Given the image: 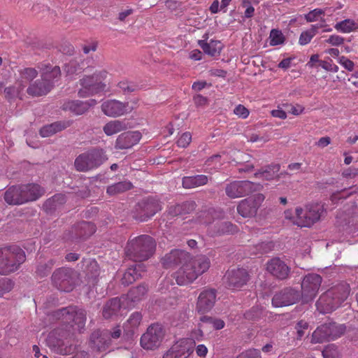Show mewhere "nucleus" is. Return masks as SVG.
Returning a JSON list of instances; mask_svg holds the SVG:
<instances>
[{
  "label": "nucleus",
  "instance_id": "nucleus-1",
  "mask_svg": "<svg viewBox=\"0 0 358 358\" xmlns=\"http://www.w3.org/2000/svg\"><path fill=\"white\" fill-rule=\"evenodd\" d=\"M210 266V259L203 255H199L194 258L190 256V259L185 264L183 267V275H177L176 277H167L162 282V289L168 291H175L176 287L174 286L173 280L177 285H184L192 282L199 275L208 270Z\"/></svg>",
  "mask_w": 358,
  "mask_h": 358
},
{
  "label": "nucleus",
  "instance_id": "nucleus-2",
  "mask_svg": "<svg viewBox=\"0 0 358 358\" xmlns=\"http://www.w3.org/2000/svg\"><path fill=\"white\" fill-rule=\"evenodd\" d=\"M156 250L155 239L148 235H141L128 241L126 255L135 262H143L150 258Z\"/></svg>",
  "mask_w": 358,
  "mask_h": 358
},
{
  "label": "nucleus",
  "instance_id": "nucleus-3",
  "mask_svg": "<svg viewBox=\"0 0 358 358\" xmlns=\"http://www.w3.org/2000/svg\"><path fill=\"white\" fill-rule=\"evenodd\" d=\"M24 252L16 245L0 248V274L8 275L17 271L25 261Z\"/></svg>",
  "mask_w": 358,
  "mask_h": 358
},
{
  "label": "nucleus",
  "instance_id": "nucleus-4",
  "mask_svg": "<svg viewBox=\"0 0 358 358\" xmlns=\"http://www.w3.org/2000/svg\"><path fill=\"white\" fill-rule=\"evenodd\" d=\"M108 159L106 151L100 148H92L79 155L74 166L78 171L87 172L99 167Z\"/></svg>",
  "mask_w": 358,
  "mask_h": 358
},
{
  "label": "nucleus",
  "instance_id": "nucleus-5",
  "mask_svg": "<svg viewBox=\"0 0 358 358\" xmlns=\"http://www.w3.org/2000/svg\"><path fill=\"white\" fill-rule=\"evenodd\" d=\"M324 213L322 205L315 203L306 205L303 208L296 207L293 223L299 227H310L318 222Z\"/></svg>",
  "mask_w": 358,
  "mask_h": 358
},
{
  "label": "nucleus",
  "instance_id": "nucleus-6",
  "mask_svg": "<svg viewBox=\"0 0 358 358\" xmlns=\"http://www.w3.org/2000/svg\"><path fill=\"white\" fill-rule=\"evenodd\" d=\"M108 72L105 70L96 71L92 76L84 77L80 80L82 88L78 91L80 97H87L104 91L106 84L104 80Z\"/></svg>",
  "mask_w": 358,
  "mask_h": 358
},
{
  "label": "nucleus",
  "instance_id": "nucleus-7",
  "mask_svg": "<svg viewBox=\"0 0 358 358\" xmlns=\"http://www.w3.org/2000/svg\"><path fill=\"white\" fill-rule=\"evenodd\" d=\"M57 335L60 336V333L53 331L48 335L46 339L48 347L52 351L61 355L72 353L76 349L73 335L64 333L59 338L57 336Z\"/></svg>",
  "mask_w": 358,
  "mask_h": 358
},
{
  "label": "nucleus",
  "instance_id": "nucleus-8",
  "mask_svg": "<svg viewBox=\"0 0 358 358\" xmlns=\"http://www.w3.org/2000/svg\"><path fill=\"white\" fill-rule=\"evenodd\" d=\"M55 316L63 323L70 324L74 331L81 332L86 322L85 313L76 307L64 308L55 313Z\"/></svg>",
  "mask_w": 358,
  "mask_h": 358
},
{
  "label": "nucleus",
  "instance_id": "nucleus-9",
  "mask_svg": "<svg viewBox=\"0 0 358 358\" xmlns=\"http://www.w3.org/2000/svg\"><path fill=\"white\" fill-rule=\"evenodd\" d=\"M262 186L249 180H235L227 184L226 194L231 199L243 197L258 191Z\"/></svg>",
  "mask_w": 358,
  "mask_h": 358
},
{
  "label": "nucleus",
  "instance_id": "nucleus-10",
  "mask_svg": "<svg viewBox=\"0 0 358 358\" xmlns=\"http://www.w3.org/2000/svg\"><path fill=\"white\" fill-rule=\"evenodd\" d=\"M165 330L162 324L158 323L150 325L141 338V345L146 350L157 348L163 341Z\"/></svg>",
  "mask_w": 358,
  "mask_h": 358
},
{
  "label": "nucleus",
  "instance_id": "nucleus-11",
  "mask_svg": "<svg viewBox=\"0 0 358 358\" xmlns=\"http://www.w3.org/2000/svg\"><path fill=\"white\" fill-rule=\"evenodd\" d=\"M162 209L159 201L154 198H147L138 202L134 217L139 222H145Z\"/></svg>",
  "mask_w": 358,
  "mask_h": 358
},
{
  "label": "nucleus",
  "instance_id": "nucleus-12",
  "mask_svg": "<svg viewBox=\"0 0 358 358\" xmlns=\"http://www.w3.org/2000/svg\"><path fill=\"white\" fill-rule=\"evenodd\" d=\"M250 279L248 271L243 268L228 270L223 278V283L227 289H241L246 285Z\"/></svg>",
  "mask_w": 358,
  "mask_h": 358
},
{
  "label": "nucleus",
  "instance_id": "nucleus-13",
  "mask_svg": "<svg viewBox=\"0 0 358 358\" xmlns=\"http://www.w3.org/2000/svg\"><path fill=\"white\" fill-rule=\"evenodd\" d=\"M346 292H323L316 303L317 310L322 313L333 311L347 297Z\"/></svg>",
  "mask_w": 358,
  "mask_h": 358
},
{
  "label": "nucleus",
  "instance_id": "nucleus-14",
  "mask_svg": "<svg viewBox=\"0 0 358 358\" xmlns=\"http://www.w3.org/2000/svg\"><path fill=\"white\" fill-rule=\"evenodd\" d=\"M264 199L265 196L262 194H257L244 199L238 202L237 212L245 218L255 217Z\"/></svg>",
  "mask_w": 358,
  "mask_h": 358
},
{
  "label": "nucleus",
  "instance_id": "nucleus-15",
  "mask_svg": "<svg viewBox=\"0 0 358 358\" xmlns=\"http://www.w3.org/2000/svg\"><path fill=\"white\" fill-rule=\"evenodd\" d=\"M190 259V254L183 250L174 249L166 254L162 258V264L165 268L180 266V269L177 275H183V267Z\"/></svg>",
  "mask_w": 358,
  "mask_h": 358
},
{
  "label": "nucleus",
  "instance_id": "nucleus-16",
  "mask_svg": "<svg viewBox=\"0 0 358 358\" xmlns=\"http://www.w3.org/2000/svg\"><path fill=\"white\" fill-rule=\"evenodd\" d=\"M195 342L192 338H183L177 341L164 355L163 358H190Z\"/></svg>",
  "mask_w": 358,
  "mask_h": 358
},
{
  "label": "nucleus",
  "instance_id": "nucleus-17",
  "mask_svg": "<svg viewBox=\"0 0 358 358\" xmlns=\"http://www.w3.org/2000/svg\"><path fill=\"white\" fill-rule=\"evenodd\" d=\"M76 274L73 270L67 268H60L55 271L52 275V281L55 287L60 291L74 285Z\"/></svg>",
  "mask_w": 358,
  "mask_h": 358
},
{
  "label": "nucleus",
  "instance_id": "nucleus-18",
  "mask_svg": "<svg viewBox=\"0 0 358 358\" xmlns=\"http://www.w3.org/2000/svg\"><path fill=\"white\" fill-rule=\"evenodd\" d=\"M266 270L274 278L285 280L288 278L291 268L280 257H273L266 262Z\"/></svg>",
  "mask_w": 358,
  "mask_h": 358
},
{
  "label": "nucleus",
  "instance_id": "nucleus-19",
  "mask_svg": "<svg viewBox=\"0 0 358 358\" xmlns=\"http://www.w3.org/2000/svg\"><path fill=\"white\" fill-rule=\"evenodd\" d=\"M103 113L109 117H119L132 110L129 103L121 102L115 99L107 100L101 105Z\"/></svg>",
  "mask_w": 358,
  "mask_h": 358
},
{
  "label": "nucleus",
  "instance_id": "nucleus-20",
  "mask_svg": "<svg viewBox=\"0 0 358 358\" xmlns=\"http://www.w3.org/2000/svg\"><path fill=\"white\" fill-rule=\"evenodd\" d=\"M141 132L127 131L118 136L115 141V148L120 150L129 149L137 144L141 140Z\"/></svg>",
  "mask_w": 358,
  "mask_h": 358
},
{
  "label": "nucleus",
  "instance_id": "nucleus-21",
  "mask_svg": "<svg viewBox=\"0 0 358 358\" xmlns=\"http://www.w3.org/2000/svg\"><path fill=\"white\" fill-rule=\"evenodd\" d=\"M110 345L109 331H96L92 334L90 336L92 348L101 352L106 350Z\"/></svg>",
  "mask_w": 358,
  "mask_h": 358
},
{
  "label": "nucleus",
  "instance_id": "nucleus-22",
  "mask_svg": "<svg viewBox=\"0 0 358 358\" xmlns=\"http://www.w3.org/2000/svg\"><path fill=\"white\" fill-rule=\"evenodd\" d=\"M143 316L139 312L131 313L127 320L123 324L124 335L126 339H130L137 332L142 321Z\"/></svg>",
  "mask_w": 358,
  "mask_h": 358
},
{
  "label": "nucleus",
  "instance_id": "nucleus-23",
  "mask_svg": "<svg viewBox=\"0 0 358 358\" xmlns=\"http://www.w3.org/2000/svg\"><path fill=\"white\" fill-rule=\"evenodd\" d=\"M96 101L94 99H90L87 101H81L78 100L68 101L62 105L64 110H69L75 115H82L88 110L90 107L95 105Z\"/></svg>",
  "mask_w": 358,
  "mask_h": 358
},
{
  "label": "nucleus",
  "instance_id": "nucleus-24",
  "mask_svg": "<svg viewBox=\"0 0 358 358\" xmlns=\"http://www.w3.org/2000/svg\"><path fill=\"white\" fill-rule=\"evenodd\" d=\"M20 186L24 203L37 200L45 192L43 188L38 184L31 183Z\"/></svg>",
  "mask_w": 358,
  "mask_h": 358
},
{
  "label": "nucleus",
  "instance_id": "nucleus-25",
  "mask_svg": "<svg viewBox=\"0 0 358 358\" xmlns=\"http://www.w3.org/2000/svg\"><path fill=\"white\" fill-rule=\"evenodd\" d=\"M41 71V76L43 81L51 82L54 85V80L57 79L61 76L59 66H52L49 64L41 63L38 66Z\"/></svg>",
  "mask_w": 358,
  "mask_h": 358
},
{
  "label": "nucleus",
  "instance_id": "nucleus-26",
  "mask_svg": "<svg viewBox=\"0 0 358 358\" xmlns=\"http://www.w3.org/2000/svg\"><path fill=\"white\" fill-rule=\"evenodd\" d=\"M216 296L215 292H201L196 304V310L200 313L208 312L214 306Z\"/></svg>",
  "mask_w": 358,
  "mask_h": 358
},
{
  "label": "nucleus",
  "instance_id": "nucleus-27",
  "mask_svg": "<svg viewBox=\"0 0 358 358\" xmlns=\"http://www.w3.org/2000/svg\"><path fill=\"white\" fill-rule=\"evenodd\" d=\"M71 120L58 121L50 124L43 126L39 131L40 135L45 138L49 137L61 131L72 124Z\"/></svg>",
  "mask_w": 358,
  "mask_h": 358
},
{
  "label": "nucleus",
  "instance_id": "nucleus-28",
  "mask_svg": "<svg viewBox=\"0 0 358 358\" xmlns=\"http://www.w3.org/2000/svg\"><path fill=\"white\" fill-rule=\"evenodd\" d=\"M52 88L51 82L37 80L31 84L27 90V93L33 96H41L47 94Z\"/></svg>",
  "mask_w": 358,
  "mask_h": 358
},
{
  "label": "nucleus",
  "instance_id": "nucleus-29",
  "mask_svg": "<svg viewBox=\"0 0 358 358\" xmlns=\"http://www.w3.org/2000/svg\"><path fill=\"white\" fill-rule=\"evenodd\" d=\"M322 282V277L317 273H308L301 282L302 291H319Z\"/></svg>",
  "mask_w": 358,
  "mask_h": 358
},
{
  "label": "nucleus",
  "instance_id": "nucleus-30",
  "mask_svg": "<svg viewBox=\"0 0 358 358\" xmlns=\"http://www.w3.org/2000/svg\"><path fill=\"white\" fill-rule=\"evenodd\" d=\"M300 292H276L272 299V304L275 307H282L292 305L296 301V294ZM299 296V294H297Z\"/></svg>",
  "mask_w": 358,
  "mask_h": 358
},
{
  "label": "nucleus",
  "instance_id": "nucleus-31",
  "mask_svg": "<svg viewBox=\"0 0 358 358\" xmlns=\"http://www.w3.org/2000/svg\"><path fill=\"white\" fill-rule=\"evenodd\" d=\"M73 231L76 238H85L95 233L96 226L92 222L83 221L73 226Z\"/></svg>",
  "mask_w": 358,
  "mask_h": 358
},
{
  "label": "nucleus",
  "instance_id": "nucleus-32",
  "mask_svg": "<svg viewBox=\"0 0 358 358\" xmlns=\"http://www.w3.org/2000/svg\"><path fill=\"white\" fill-rule=\"evenodd\" d=\"M4 200L9 205H21L24 203L20 186H12L4 193Z\"/></svg>",
  "mask_w": 358,
  "mask_h": 358
},
{
  "label": "nucleus",
  "instance_id": "nucleus-33",
  "mask_svg": "<svg viewBox=\"0 0 358 358\" xmlns=\"http://www.w3.org/2000/svg\"><path fill=\"white\" fill-rule=\"evenodd\" d=\"M280 169V166L278 164H272L271 165H268L265 167H263L257 172L255 173V176L257 178L270 180H273L278 176V173L279 172Z\"/></svg>",
  "mask_w": 358,
  "mask_h": 358
},
{
  "label": "nucleus",
  "instance_id": "nucleus-34",
  "mask_svg": "<svg viewBox=\"0 0 358 358\" xmlns=\"http://www.w3.org/2000/svg\"><path fill=\"white\" fill-rule=\"evenodd\" d=\"M208 178L206 175H196L193 176H185L182 178V187L185 189H192L207 184Z\"/></svg>",
  "mask_w": 358,
  "mask_h": 358
},
{
  "label": "nucleus",
  "instance_id": "nucleus-35",
  "mask_svg": "<svg viewBox=\"0 0 358 358\" xmlns=\"http://www.w3.org/2000/svg\"><path fill=\"white\" fill-rule=\"evenodd\" d=\"M143 266L141 264L136 265L135 266L129 267L123 274L121 278V283L124 286H128L136 281L139 277L141 276L140 273L142 271Z\"/></svg>",
  "mask_w": 358,
  "mask_h": 358
},
{
  "label": "nucleus",
  "instance_id": "nucleus-36",
  "mask_svg": "<svg viewBox=\"0 0 358 358\" xmlns=\"http://www.w3.org/2000/svg\"><path fill=\"white\" fill-rule=\"evenodd\" d=\"M122 307L118 298H114L110 300L104 306L103 310V316L106 319H110L113 317L122 315L120 313Z\"/></svg>",
  "mask_w": 358,
  "mask_h": 358
},
{
  "label": "nucleus",
  "instance_id": "nucleus-37",
  "mask_svg": "<svg viewBox=\"0 0 358 358\" xmlns=\"http://www.w3.org/2000/svg\"><path fill=\"white\" fill-rule=\"evenodd\" d=\"M213 228V236L233 234L238 231V227L229 222H217Z\"/></svg>",
  "mask_w": 358,
  "mask_h": 358
},
{
  "label": "nucleus",
  "instance_id": "nucleus-38",
  "mask_svg": "<svg viewBox=\"0 0 358 358\" xmlns=\"http://www.w3.org/2000/svg\"><path fill=\"white\" fill-rule=\"evenodd\" d=\"M199 45L206 54L210 56L219 55L222 48L221 42L215 40H210L208 43L205 40H200Z\"/></svg>",
  "mask_w": 358,
  "mask_h": 358
},
{
  "label": "nucleus",
  "instance_id": "nucleus-39",
  "mask_svg": "<svg viewBox=\"0 0 358 358\" xmlns=\"http://www.w3.org/2000/svg\"><path fill=\"white\" fill-rule=\"evenodd\" d=\"M20 79L16 83L23 90L27 85L38 76V71L34 68H24L20 71Z\"/></svg>",
  "mask_w": 358,
  "mask_h": 358
},
{
  "label": "nucleus",
  "instance_id": "nucleus-40",
  "mask_svg": "<svg viewBox=\"0 0 358 358\" xmlns=\"http://www.w3.org/2000/svg\"><path fill=\"white\" fill-rule=\"evenodd\" d=\"M123 309L131 308L141 300L139 292H127L118 298Z\"/></svg>",
  "mask_w": 358,
  "mask_h": 358
},
{
  "label": "nucleus",
  "instance_id": "nucleus-41",
  "mask_svg": "<svg viewBox=\"0 0 358 358\" xmlns=\"http://www.w3.org/2000/svg\"><path fill=\"white\" fill-rule=\"evenodd\" d=\"M133 187L132 183L129 180H124L109 185L106 189V193L109 196H115L116 194L123 193L131 189Z\"/></svg>",
  "mask_w": 358,
  "mask_h": 358
},
{
  "label": "nucleus",
  "instance_id": "nucleus-42",
  "mask_svg": "<svg viewBox=\"0 0 358 358\" xmlns=\"http://www.w3.org/2000/svg\"><path fill=\"white\" fill-rule=\"evenodd\" d=\"M127 129V124L120 120H111L106 123L103 130L107 136H112Z\"/></svg>",
  "mask_w": 358,
  "mask_h": 358
},
{
  "label": "nucleus",
  "instance_id": "nucleus-43",
  "mask_svg": "<svg viewBox=\"0 0 358 358\" xmlns=\"http://www.w3.org/2000/svg\"><path fill=\"white\" fill-rule=\"evenodd\" d=\"M329 340L328 329L324 324L318 327L313 331L311 337L312 343H322Z\"/></svg>",
  "mask_w": 358,
  "mask_h": 358
},
{
  "label": "nucleus",
  "instance_id": "nucleus-44",
  "mask_svg": "<svg viewBox=\"0 0 358 358\" xmlns=\"http://www.w3.org/2000/svg\"><path fill=\"white\" fill-rule=\"evenodd\" d=\"M334 28L343 33H350L358 29V24L353 20L347 19L337 22Z\"/></svg>",
  "mask_w": 358,
  "mask_h": 358
},
{
  "label": "nucleus",
  "instance_id": "nucleus-45",
  "mask_svg": "<svg viewBox=\"0 0 358 358\" xmlns=\"http://www.w3.org/2000/svg\"><path fill=\"white\" fill-rule=\"evenodd\" d=\"M328 329V334L330 340H334L340 337L345 330V327L343 324H338L334 322L324 324Z\"/></svg>",
  "mask_w": 358,
  "mask_h": 358
},
{
  "label": "nucleus",
  "instance_id": "nucleus-46",
  "mask_svg": "<svg viewBox=\"0 0 358 358\" xmlns=\"http://www.w3.org/2000/svg\"><path fill=\"white\" fill-rule=\"evenodd\" d=\"M318 28V25L314 24L311 26L309 30L303 31L299 36V43L301 45H305L310 43L311 39L317 34Z\"/></svg>",
  "mask_w": 358,
  "mask_h": 358
},
{
  "label": "nucleus",
  "instance_id": "nucleus-47",
  "mask_svg": "<svg viewBox=\"0 0 358 358\" xmlns=\"http://www.w3.org/2000/svg\"><path fill=\"white\" fill-rule=\"evenodd\" d=\"M269 44L271 46L282 45L285 41V37L282 32L276 29H273L269 34Z\"/></svg>",
  "mask_w": 358,
  "mask_h": 358
},
{
  "label": "nucleus",
  "instance_id": "nucleus-48",
  "mask_svg": "<svg viewBox=\"0 0 358 358\" xmlns=\"http://www.w3.org/2000/svg\"><path fill=\"white\" fill-rule=\"evenodd\" d=\"M86 263V272L89 278L96 279L100 273L99 266L96 261L94 259H87L85 261Z\"/></svg>",
  "mask_w": 358,
  "mask_h": 358
},
{
  "label": "nucleus",
  "instance_id": "nucleus-49",
  "mask_svg": "<svg viewBox=\"0 0 358 358\" xmlns=\"http://www.w3.org/2000/svg\"><path fill=\"white\" fill-rule=\"evenodd\" d=\"M274 244L272 241L262 242L255 245V250L252 251V254L263 255L273 250Z\"/></svg>",
  "mask_w": 358,
  "mask_h": 358
},
{
  "label": "nucleus",
  "instance_id": "nucleus-50",
  "mask_svg": "<svg viewBox=\"0 0 358 358\" xmlns=\"http://www.w3.org/2000/svg\"><path fill=\"white\" fill-rule=\"evenodd\" d=\"M214 213L215 210L213 209L200 212L197 216L198 222L203 224H210L213 221Z\"/></svg>",
  "mask_w": 358,
  "mask_h": 358
},
{
  "label": "nucleus",
  "instance_id": "nucleus-51",
  "mask_svg": "<svg viewBox=\"0 0 358 358\" xmlns=\"http://www.w3.org/2000/svg\"><path fill=\"white\" fill-rule=\"evenodd\" d=\"M324 358H341V353L334 344L328 345L322 351Z\"/></svg>",
  "mask_w": 358,
  "mask_h": 358
},
{
  "label": "nucleus",
  "instance_id": "nucleus-52",
  "mask_svg": "<svg viewBox=\"0 0 358 358\" xmlns=\"http://www.w3.org/2000/svg\"><path fill=\"white\" fill-rule=\"evenodd\" d=\"M324 10L321 8H315L313 10H310L308 13L306 14L304 17L307 22H313L317 21L319 19V17L322 15H324Z\"/></svg>",
  "mask_w": 358,
  "mask_h": 358
},
{
  "label": "nucleus",
  "instance_id": "nucleus-53",
  "mask_svg": "<svg viewBox=\"0 0 358 358\" xmlns=\"http://www.w3.org/2000/svg\"><path fill=\"white\" fill-rule=\"evenodd\" d=\"M118 88L124 93H129L135 91L136 85L126 80H121L117 84Z\"/></svg>",
  "mask_w": 358,
  "mask_h": 358
},
{
  "label": "nucleus",
  "instance_id": "nucleus-54",
  "mask_svg": "<svg viewBox=\"0 0 358 358\" xmlns=\"http://www.w3.org/2000/svg\"><path fill=\"white\" fill-rule=\"evenodd\" d=\"M54 264H55L54 260L50 259L45 264L38 265L37 267L36 272L38 275H40L41 276H44L50 272V271L51 270V268H52Z\"/></svg>",
  "mask_w": 358,
  "mask_h": 358
},
{
  "label": "nucleus",
  "instance_id": "nucleus-55",
  "mask_svg": "<svg viewBox=\"0 0 358 358\" xmlns=\"http://www.w3.org/2000/svg\"><path fill=\"white\" fill-rule=\"evenodd\" d=\"M54 264H55L54 260L50 259L45 264L38 265L37 267L36 272L38 275H40L41 276H44L50 272V271L51 270V268H52Z\"/></svg>",
  "mask_w": 358,
  "mask_h": 358
},
{
  "label": "nucleus",
  "instance_id": "nucleus-56",
  "mask_svg": "<svg viewBox=\"0 0 358 358\" xmlns=\"http://www.w3.org/2000/svg\"><path fill=\"white\" fill-rule=\"evenodd\" d=\"M320 66L327 71L336 73L338 71V66L336 65L331 59L320 61Z\"/></svg>",
  "mask_w": 358,
  "mask_h": 358
},
{
  "label": "nucleus",
  "instance_id": "nucleus-57",
  "mask_svg": "<svg viewBox=\"0 0 358 358\" xmlns=\"http://www.w3.org/2000/svg\"><path fill=\"white\" fill-rule=\"evenodd\" d=\"M192 141V134L190 132L183 133L178 139L177 145L180 148H187Z\"/></svg>",
  "mask_w": 358,
  "mask_h": 358
},
{
  "label": "nucleus",
  "instance_id": "nucleus-58",
  "mask_svg": "<svg viewBox=\"0 0 358 358\" xmlns=\"http://www.w3.org/2000/svg\"><path fill=\"white\" fill-rule=\"evenodd\" d=\"M20 85H18L17 87L15 86H10L6 87L4 90V93L6 94V97L8 99H11L20 94V92L22 91Z\"/></svg>",
  "mask_w": 358,
  "mask_h": 358
},
{
  "label": "nucleus",
  "instance_id": "nucleus-59",
  "mask_svg": "<svg viewBox=\"0 0 358 358\" xmlns=\"http://www.w3.org/2000/svg\"><path fill=\"white\" fill-rule=\"evenodd\" d=\"M234 113L242 119L247 118L250 115L249 110L242 104H238L234 109Z\"/></svg>",
  "mask_w": 358,
  "mask_h": 358
},
{
  "label": "nucleus",
  "instance_id": "nucleus-60",
  "mask_svg": "<svg viewBox=\"0 0 358 358\" xmlns=\"http://www.w3.org/2000/svg\"><path fill=\"white\" fill-rule=\"evenodd\" d=\"M295 328L297 334L296 338L301 340L304 336V331L308 328V323L304 320H300L297 322Z\"/></svg>",
  "mask_w": 358,
  "mask_h": 358
},
{
  "label": "nucleus",
  "instance_id": "nucleus-61",
  "mask_svg": "<svg viewBox=\"0 0 358 358\" xmlns=\"http://www.w3.org/2000/svg\"><path fill=\"white\" fill-rule=\"evenodd\" d=\"M14 288L13 282L8 278H1L0 291H11Z\"/></svg>",
  "mask_w": 358,
  "mask_h": 358
},
{
  "label": "nucleus",
  "instance_id": "nucleus-62",
  "mask_svg": "<svg viewBox=\"0 0 358 358\" xmlns=\"http://www.w3.org/2000/svg\"><path fill=\"white\" fill-rule=\"evenodd\" d=\"M269 138L268 136H262L259 134H251L248 136V141L251 143H257V142H261V143H266L268 141Z\"/></svg>",
  "mask_w": 358,
  "mask_h": 358
},
{
  "label": "nucleus",
  "instance_id": "nucleus-63",
  "mask_svg": "<svg viewBox=\"0 0 358 358\" xmlns=\"http://www.w3.org/2000/svg\"><path fill=\"white\" fill-rule=\"evenodd\" d=\"M338 62L341 65H342L345 69L349 71H352L355 67V64L352 61L347 58L346 57L342 56L339 57Z\"/></svg>",
  "mask_w": 358,
  "mask_h": 358
},
{
  "label": "nucleus",
  "instance_id": "nucleus-64",
  "mask_svg": "<svg viewBox=\"0 0 358 358\" xmlns=\"http://www.w3.org/2000/svg\"><path fill=\"white\" fill-rule=\"evenodd\" d=\"M343 178L347 179H352L358 176V168L349 167L343 170L342 172Z\"/></svg>",
  "mask_w": 358,
  "mask_h": 358
}]
</instances>
